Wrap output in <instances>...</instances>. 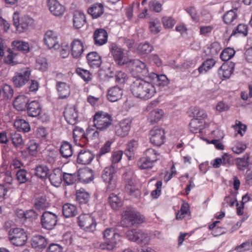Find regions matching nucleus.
Listing matches in <instances>:
<instances>
[{
	"label": "nucleus",
	"mask_w": 252,
	"mask_h": 252,
	"mask_svg": "<svg viewBox=\"0 0 252 252\" xmlns=\"http://www.w3.org/2000/svg\"><path fill=\"white\" fill-rule=\"evenodd\" d=\"M130 90L134 97L144 100L151 98L157 93L153 81L141 78H136L133 81Z\"/></svg>",
	"instance_id": "obj_1"
},
{
	"label": "nucleus",
	"mask_w": 252,
	"mask_h": 252,
	"mask_svg": "<svg viewBox=\"0 0 252 252\" xmlns=\"http://www.w3.org/2000/svg\"><path fill=\"white\" fill-rule=\"evenodd\" d=\"M145 218L138 211L127 209L122 213L121 225L125 227H131L135 224H141L144 222Z\"/></svg>",
	"instance_id": "obj_2"
},
{
	"label": "nucleus",
	"mask_w": 252,
	"mask_h": 252,
	"mask_svg": "<svg viewBox=\"0 0 252 252\" xmlns=\"http://www.w3.org/2000/svg\"><path fill=\"white\" fill-rule=\"evenodd\" d=\"M94 126L99 131H104L112 124L111 116L103 111H98L93 116Z\"/></svg>",
	"instance_id": "obj_3"
},
{
	"label": "nucleus",
	"mask_w": 252,
	"mask_h": 252,
	"mask_svg": "<svg viewBox=\"0 0 252 252\" xmlns=\"http://www.w3.org/2000/svg\"><path fill=\"white\" fill-rule=\"evenodd\" d=\"M117 167L114 165L106 167L102 174V178L107 184V191L114 190L117 188Z\"/></svg>",
	"instance_id": "obj_4"
},
{
	"label": "nucleus",
	"mask_w": 252,
	"mask_h": 252,
	"mask_svg": "<svg viewBox=\"0 0 252 252\" xmlns=\"http://www.w3.org/2000/svg\"><path fill=\"white\" fill-rule=\"evenodd\" d=\"M8 240L13 245L17 247L23 246L27 241V233L21 228H11L8 232Z\"/></svg>",
	"instance_id": "obj_5"
},
{
	"label": "nucleus",
	"mask_w": 252,
	"mask_h": 252,
	"mask_svg": "<svg viewBox=\"0 0 252 252\" xmlns=\"http://www.w3.org/2000/svg\"><path fill=\"white\" fill-rule=\"evenodd\" d=\"M126 237L131 241L139 245H148L150 244V237L144 231L139 229H132L126 232Z\"/></svg>",
	"instance_id": "obj_6"
},
{
	"label": "nucleus",
	"mask_w": 252,
	"mask_h": 252,
	"mask_svg": "<svg viewBox=\"0 0 252 252\" xmlns=\"http://www.w3.org/2000/svg\"><path fill=\"white\" fill-rule=\"evenodd\" d=\"M79 227L87 232H94L96 229V222L94 217L90 214H83L77 218Z\"/></svg>",
	"instance_id": "obj_7"
},
{
	"label": "nucleus",
	"mask_w": 252,
	"mask_h": 252,
	"mask_svg": "<svg viewBox=\"0 0 252 252\" xmlns=\"http://www.w3.org/2000/svg\"><path fill=\"white\" fill-rule=\"evenodd\" d=\"M129 67L131 75L134 78H141L148 74V69L146 64L138 59L131 60Z\"/></svg>",
	"instance_id": "obj_8"
},
{
	"label": "nucleus",
	"mask_w": 252,
	"mask_h": 252,
	"mask_svg": "<svg viewBox=\"0 0 252 252\" xmlns=\"http://www.w3.org/2000/svg\"><path fill=\"white\" fill-rule=\"evenodd\" d=\"M33 22L32 18L28 16L19 17V14L15 12L13 14V25L19 32L26 31Z\"/></svg>",
	"instance_id": "obj_9"
},
{
	"label": "nucleus",
	"mask_w": 252,
	"mask_h": 252,
	"mask_svg": "<svg viewBox=\"0 0 252 252\" xmlns=\"http://www.w3.org/2000/svg\"><path fill=\"white\" fill-rule=\"evenodd\" d=\"M103 235L106 244V249L113 250L116 247L117 241L119 239V234L116 231L114 228H108L104 231Z\"/></svg>",
	"instance_id": "obj_10"
},
{
	"label": "nucleus",
	"mask_w": 252,
	"mask_h": 252,
	"mask_svg": "<svg viewBox=\"0 0 252 252\" xmlns=\"http://www.w3.org/2000/svg\"><path fill=\"white\" fill-rule=\"evenodd\" d=\"M31 74V69L29 67L24 68L15 72L12 81L14 86L20 88L24 86L29 80Z\"/></svg>",
	"instance_id": "obj_11"
},
{
	"label": "nucleus",
	"mask_w": 252,
	"mask_h": 252,
	"mask_svg": "<svg viewBox=\"0 0 252 252\" xmlns=\"http://www.w3.org/2000/svg\"><path fill=\"white\" fill-rule=\"evenodd\" d=\"M57 221V216L49 211H45L40 218V223L42 227L47 230L53 229L56 225Z\"/></svg>",
	"instance_id": "obj_12"
},
{
	"label": "nucleus",
	"mask_w": 252,
	"mask_h": 252,
	"mask_svg": "<svg viewBox=\"0 0 252 252\" xmlns=\"http://www.w3.org/2000/svg\"><path fill=\"white\" fill-rule=\"evenodd\" d=\"M149 138L152 144L160 146L165 140L164 130L161 127L155 126L150 131Z\"/></svg>",
	"instance_id": "obj_13"
},
{
	"label": "nucleus",
	"mask_w": 252,
	"mask_h": 252,
	"mask_svg": "<svg viewBox=\"0 0 252 252\" xmlns=\"http://www.w3.org/2000/svg\"><path fill=\"white\" fill-rule=\"evenodd\" d=\"M124 179L126 182V191L131 195L138 194L139 191L136 185L135 176L133 175L126 174Z\"/></svg>",
	"instance_id": "obj_14"
},
{
	"label": "nucleus",
	"mask_w": 252,
	"mask_h": 252,
	"mask_svg": "<svg viewBox=\"0 0 252 252\" xmlns=\"http://www.w3.org/2000/svg\"><path fill=\"white\" fill-rule=\"evenodd\" d=\"M57 33L52 30H48L45 32L43 37L44 45L49 49L55 48L59 46Z\"/></svg>",
	"instance_id": "obj_15"
},
{
	"label": "nucleus",
	"mask_w": 252,
	"mask_h": 252,
	"mask_svg": "<svg viewBox=\"0 0 252 252\" xmlns=\"http://www.w3.org/2000/svg\"><path fill=\"white\" fill-rule=\"evenodd\" d=\"M131 122L128 119H124L115 126V133L120 137H125L128 135L131 128Z\"/></svg>",
	"instance_id": "obj_16"
},
{
	"label": "nucleus",
	"mask_w": 252,
	"mask_h": 252,
	"mask_svg": "<svg viewBox=\"0 0 252 252\" xmlns=\"http://www.w3.org/2000/svg\"><path fill=\"white\" fill-rule=\"evenodd\" d=\"M84 51V44L83 41L79 39H74L70 43V52L74 58H79Z\"/></svg>",
	"instance_id": "obj_17"
},
{
	"label": "nucleus",
	"mask_w": 252,
	"mask_h": 252,
	"mask_svg": "<svg viewBox=\"0 0 252 252\" xmlns=\"http://www.w3.org/2000/svg\"><path fill=\"white\" fill-rule=\"evenodd\" d=\"M64 117L67 123L70 125H75L78 121V110L74 106H67L64 111Z\"/></svg>",
	"instance_id": "obj_18"
},
{
	"label": "nucleus",
	"mask_w": 252,
	"mask_h": 252,
	"mask_svg": "<svg viewBox=\"0 0 252 252\" xmlns=\"http://www.w3.org/2000/svg\"><path fill=\"white\" fill-rule=\"evenodd\" d=\"M86 132L83 128L75 126L73 130V138L75 145L82 147L86 143Z\"/></svg>",
	"instance_id": "obj_19"
},
{
	"label": "nucleus",
	"mask_w": 252,
	"mask_h": 252,
	"mask_svg": "<svg viewBox=\"0 0 252 252\" xmlns=\"http://www.w3.org/2000/svg\"><path fill=\"white\" fill-rule=\"evenodd\" d=\"M47 4L50 12L55 16L62 15L65 11L64 7L58 0H48Z\"/></svg>",
	"instance_id": "obj_20"
},
{
	"label": "nucleus",
	"mask_w": 252,
	"mask_h": 252,
	"mask_svg": "<svg viewBox=\"0 0 252 252\" xmlns=\"http://www.w3.org/2000/svg\"><path fill=\"white\" fill-rule=\"evenodd\" d=\"M26 108L27 115L31 117H39L42 112V106L36 100H33L29 103Z\"/></svg>",
	"instance_id": "obj_21"
},
{
	"label": "nucleus",
	"mask_w": 252,
	"mask_h": 252,
	"mask_svg": "<svg viewBox=\"0 0 252 252\" xmlns=\"http://www.w3.org/2000/svg\"><path fill=\"white\" fill-rule=\"evenodd\" d=\"M94 155L89 150H82L78 154L77 161L81 164H89L93 161Z\"/></svg>",
	"instance_id": "obj_22"
},
{
	"label": "nucleus",
	"mask_w": 252,
	"mask_h": 252,
	"mask_svg": "<svg viewBox=\"0 0 252 252\" xmlns=\"http://www.w3.org/2000/svg\"><path fill=\"white\" fill-rule=\"evenodd\" d=\"M93 37L95 45L101 46L107 42L108 34L104 29H99L95 31Z\"/></svg>",
	"instance_id": "obj_23"
},
{
	"label": "nucleus",
	"mask_w": 252,
	"mask_h": 252,
	"mask_svg": "<svg viewBox=\"0 0 252 252\" xmlns=\"http://www.w3.org/2000/svg\"><path fill=\"white\" fill-rule=\"evenodd\" d=\"M88 64L92 68H97L102 63L101 56L96 52H91L87 55Z\"/></svg>",
	"instance_id": "obj_24"
},
{
	"label": "nucleus",
	"mask_w": 252,
	"mask_h": 252,
	"mask_svg": "<svg viewBox=\"0 0 252 252\" xmlns=\"http://www.w3.org/2000/svg\"><path fill=\"white\" fill-rule=\"evenodd\" d=\"M18 56V53L14 52L10 48H8L3 59V62L6 64L10 66L15 65L20 63Z\"/></svg>",
	"instance_id": "obj_25"
},
{
	"label": "nucleus",
	"mask_w": 252,
	"mask_h": 252,
	"mask_svg": "<svg viewBox=\"0 0 252 252\" xmlns=\"http://www.w3.org/2000/svg\"><path fill=\"white\" fill-rule=\"evenodd\" d=\"M63 171L59 168L54 169L49 176V179L52 185L59 187L62 183Z\"/></svg>",
	"instance_id": "obj_26"
},
{
	"label": "nucleus",
	"mask_w": 252,
	"mask_h": 252,
	"mask_svg": "<svg viewBox=\"0 0 252 252\" xmlns=\"http://www.w3.org/2000/svg\"><path fill=\"white\" fill-rule=\"evenodd\" d=\"M123 94V89L118 86H114L108 90L107 98L111 102H115L120 99Z\"/></svg>",
	"instance_id": "obj_27"
},
{
	"label": "nucleus",
	"mask_w": 252,
	"mask_h": 252,
	"mask_svg": "<svg viewBox=\"0 0 252 252\" xmlns=\"http://www.w3.org/2000/svg\"><path fill=\"white\" fill-rule=\"evenodd\" d=\"M29 98L24 94L17 96L13 102L14 107L18 111H22L26 109L28 104Z\"/></svg>",
	"instance_id": "obj_28"
},
{
	"label": "nucleus",
	"mask_w": 252,
	"mask_h": 252,
	"mask_svg": "<svg viewBox=\"0 0 252 252\" xmlns=\"http://www.w3.org/2000/svg\"><path fill=\"white\" fill-rule=\"evenodd\" d=\"M77 175L80 181L85 184H88L92 181L94 176L93 171L89 168L80 170Z\"/></svg>",
	"instance_id": "obj_29"
},
{
	"label": "nucleus",
	"mask_w": 252,
	"mask_h": 252,
	"mask_svg": "<svg viewBox=\"0 0 252 252\" xmlns=\"http://www.w3.org/2000/svg\"><path fill=\"white\" fill-rule=\"evenodd\" d=\"M110 49L115 60L119 63H121L126 57V53L124 52V50L115 43H113L111 44Z\"/></svg>",
	"instance_id": "obj_30"
},
{
	"label": "nucleus",
	"mask_w": 252,
	"mask_h": 252,
	"mask_svg": "<svg viewBox=\"0 0 252 252\" xmlns=\"http://www.w3.org/2000/svg\"><path fill=\"white\" fill-rule=\"evenodd\" d=\"M12 49L20 51L24 54L28 53L30 51L29 42L23 40L16 39L11 42Z\"/></svg>",
	"instance_id": "obj_31"
},
{
	"label": "nucleus",
	"mask_w": 252,
	"mask_h": 252,
	"mask_svg": "<svg viewBox=\"0 0 252 252\" xmlns=\"http://www.w3.org/2000/svg\"><path fill=\"white\" fill-rule=\"evenodd\" d=\"M47 245L46 238L39 235L33 236L31 240V245L32 248L39 250L44 249Z\"/></svg>",
	"instance_id": "obj_32"
},
{
	"label": "nucleus",
	"mask_w": 252,
	"mask_h": 252,
	"mask_svg": "<svg viewBox=\"0 0 252 252\" xmlns=\"http://www.w3.org/2000/svg\"><path fill=\"white\" fill-rule=\"evenodd\" d=\"M56 88L60 98H65L70 95V87L67 83L65 82L58 83L56 84Z\"/></svg>",
	"instance_id": "obj_33"
},
{
	"label": "nucleus",
	"mask_w": 252,
	"mask_h": 252,
	"mask_svg": "<svg viewBox=\"0 0 252 252\" xmlns=\"http://www.w3.org/2000/svg\"><path fill=\"white\" fill-rule=\"evenodd\" d=\"M88 13L93 19L100 17L104 13V7L101 3H95L88 9Z\"/></svg>",
	"instance_id": "obj_34"
},
{
	"label": "nucleus",
	"mask_w": 252,
	"mask_h": 252,
	"mask_svg": "<svg viewBox=\"0 0 252 252\" xmlns=\"http://www.w3.org/2000/svg\"><path fill=\"white\" fill-rule=\"evenodd\" d=\"M205 122L202 119L193 118L189 123V128L193 133L200 132L204 128Z\"/></svg>",
	"instance_id": "obj_35"
},
{
	"label": "nucleus",
	"mask_w": 252,
	"mask_h": 252,
	"mask_svg": "<svg viewBox=\"0 0 252 252\" xmlns=\"http://www.w3.org/2000/svg\"><path fill=\"white\" fill-rule=\"evenodd\" d=\"M138 146V142L135 139L129 141L126 144L125 154L129 160L134 158L135 152Z\"/></svg>",
	"instance_id": "obj_36"
},
{
	"label": "nucleus",
	"mask_w": 252,
	"mask_h": 252,
	"mask_svg": "<svg viewBox=\"0 0 252 252\" xmlns=\"http://www.w3.org/2000/svg\"><path fill=\"white\" fill-rule=\"evenodd\" d=\"M60 153L63 158H67L71 157L73 154L71 144L67 141H63L60 147Z\"/></svg>",
	"instance_id": "obj_37"
},
{
	"label": "nucleus",
	"mask_w": 252,
	"mask_h": 252,
	"mask_svg": "<svg viewBox=\"0 0 252 252\" xmlns=\"http://www.w3.org/2000/svg\"><path fill=\"white\" fill-rule=\"evenodd\" d=\"M164 113L161 109H155L151 111L148 115V119L152 124L158 122L164 116Z\"/></svg>",
	"instance_id": "obj_38"
},
{
	"label": "nucleus",
	"mask_w": 252,
	"mask_h": 252,
	"mask_svg": "<svg viewBox=\"0 0 252 252\" xmlns=\"http://www.w3.org/2000/svg\"><path fill=\"white\" fill-rule=\"evenodd\" d=\"M63 214L65 218L74 217L77 214L76 206L70 203L64 204L62 208Z\"/></svg>",
	"instance_id": "obj_39"
},
{
	"label": "nucleus",
	"mask_w": 252,
	"mask_h": 252,
	"mask_svg": "<svg viewBox=\"0 0 252 252\" xmlns=\"http://www.w3.org/2000/svg\"><path fill=\"white\" fill-rule=\"evenodd\" d=\"M73 25L76 29L82 28L86 23L85 14L80 11H75L73 16Z\"/></svg>",
	"instance_id": "obj_40"
},
{
	"label": "nucleus",
	"mask_w": 252,
	"mask_h": 252,
	"mask_svg": "<svg viewBox=\"0 0 252 252\" xmlns=\"http://www.w3.org/2000/svg\"><path fill=\"white\" fill-rule=\"evenodd\" d=\"M1 89V96L0 100L11 99L13 95V90L11 86L7 84H3Z\"/></svg>",
	"instance_id": "obj_41"
},
{
	"label": "nucleus",
	"mask_w": 252,
	"mask_h": 252,
	"mask_svg": "<svg viewBox=\"0 0 252 252\" xmlns=\"http://www.w3.org/2000/svg\"><path fill=\"white\" fill-rule=\"evenodd\" d=\"M234 66L228 65L227 63H223L219 69L218 74L220 77L228 78L233 71Z\"/></svg>",
	"instance_id": "obj_42"
},
{
	"label": "nucleus",
	"mask_w": 252,
	"mask_h": 252,
	"mask_svg": "<svg viewBox=\"0 0 252 252\" xmlns=\"http://www.w3.org/2000/svg\"><path fill=\"white\" fill-rule=\"evenodd\" d=\"M90 195L84 189L81 188L76 190V199L80 204L87 203L90 199Z\"/></svg>",
	"instance_id": "obj_43"
},
{
	"label": "nucleus",
	"mask_w": 252,
	"mask_h": 252,
	"mask_svg": "<svg viewBox=\"0 0 252 252\" xmlns=\"http://www.w3.org/2000/svg\"><path fill=\"white\" fill-rule=\"evenodd\" d=\"M49 169L45 165H38L34 168V174L42 180L46 179L49 175Z\"/></svg>",
	"instance_id": "obj_44"
},
{
	"label": "nucleus",
	"mask_w": 252,
	"mask_h": 252,
	"mask_svg": "<svg viewBox=\"0 0 252 252\" xmlns=\"http://www.w3.org/2000/svg\"><path fill=\"white\" fill-rule=\"evenodd\" d=\"M237 8L229 10L225 12L223 16L224 22L226 24H230L236 20L238 16Z\"/></svg>",
	"instance_id": "obj_45"
},
{
	"label": "nucleus",
	"mask_w": 252,
	"mask_h": 252,
	"mask_svg": "<svg viewBox=\"0 0 252 252\" xmlns=\"http://www.w3.org/2000/svg\"><path fill=\"white\" fill-rule=\"evenodd\" d=\"M14 126L19 131L27 132L31 130V126L29 122L23 119H19L15 121Z\"/></svg>",
	"instance_id": "obj_46"
},
{
	"label": "nucleus",
	"mask_w": 252,
	"mask_h": 252,
	"mask_svg": "<svg viewBox=\"0 0 252 252\" xmlns=\"http://www.w3.org/2000/svg\"><path fill=\"white\" fill-rule=\"evenodd\" d=\"M144 156L155 163L160 158V153L155 149L148 148L144 152Z\"/></svg>",
	"instance_id": "obj_47"
},
{
	"label": "nucleus",
	"mask_w": 252,
	"mask_h": 252,
	"mask_svg": "<svg viewBox=\"0 0 252 252\" xmlns=\"http://www.w3.org/2000/svg\"><path fill=\"white\" fill-rule=\"evenodd\" d=\"M110 206L114 210H118L120 207L122 206V199L114 193L110 194L108 198Z\"/></svg>",
	"instance_id": "obj_48"
},
{
	"label": "nucleus",
	"mask_w": 252,
	"mask_h": 252,
	"mask_svg": "<svg viewBox=\"0 0 252 252\" xmlns=\"http://www.w3.org/2000/svg\"><path fill=\"white\" fill-rule=\"evenodd\" d=\"M34 207L37 210L45 209L49 206V204L45 196H40L34 201Z\"/></svg>",
	"instance_id": "obj_49"
},
{
	"label": "nucleus",
	"mask_w": 252,
	"mask_h": 252,
	"mask_svg": "<svg viewBox=\"0 0 252 252\" xmlns=\"http://www.w3.org/2000/svg\"><path fill=\"white\" fill-rule=\"evenodd\" d=\"M149 77L153 79V82L156 79L157 85L159 86H164L168 84V79L165 75H158L155 73H151Z\"/></svg>",
	"instance_id": "obj_50"
},
{
	"label": "nucleus",
	"mask_w": 252,
	"mask_h": 252,
	"mask_svg": "<svg viewBox=\"0 0 252 252\" xmlns=\"http://www.w3.org/2000/svg\"><path fill=\"white\" fill-rule=\"evenodd\" d=\"M63 175L62 182L65 186L72 185L77 181V175L76 173L63 172Z\"/></svg>",
	"instance_id": "obj_51"
},
{
	"label": "nucleus",
	"mask_w": 252,
	"mask_h": 252,
	"mask_svg": "<svg viewBox=\"0 0 252 252\" xmlns=\"http://www.w3.org/2000/svg\"><path fill=\"white\" fill-rule=\"evenodd\" d=\"M137 164L141 169H151L155 164L150 159L146 158L145 156L140 158L137 161Z\"/></svg>",
	"instance_id": "obj_52"
},
{
	"label": "nucleus",
	"mask_w": 252,
	"mask_h": 252,
	"mask_svg": "<svg viewBox=\"0 0 252 252\" xmlns=\"http://www.w3.org/2000/svg\"><path fill=\"white\" fill-rule=\"evenodd\" d=\"M216 62L213 59H209L205 61L198 68L199 74L207 72L215 64Z\"/></svg>",
	"instance_id": "obj_53"
},
{
	"label": "nucleus",
	"mask_w": 252,
	"mask_h": 252,
	"mask_svg": "<svg viewBox=\"0 0 252 252\" xmlns=\"http://www.w3.org/2000/svg\"><path fill=\"white\" fill-rule=\"evenodd\" d=\"M75 72L86 83L89 82L92 79V75L87 70L78 67L76 69Z\"/></svg>",
	"instance_id": "obj_54"
},
{
	"label": "nucleus",
	"mask_w": 252,
	"mask_h": 252,
	"mask_svg": "<svg viewBox=\"0 0 252 252\" xmlns=\"http://www.w3.org/2000/svg\"><path fill=\"white\" fill-rule=\"evenodd\" d=\"M249 157L245 155L243 158L236 159V164L240 170H245L249 165Z\"/></svg>",
	"instance_id": "obj_55"
},
{
	"label": "nucleus",
	"mask_w": 252,
	"mask_h": 252,
	"mask_svg": "<svg viewBox=\"0 0 252 252\" xmlns=\"http://www.w3.org/2000/svg\"><path fill=\"white\" fill-rule=\"evenodd\" d=\"M150 32L154 34L158 33L161 30V25L158 19H155L149 22V26Z\"/></svg>",
	"instance_id": "obj_56"
},
{
	"label": "nucleus",
	"mask_w": 252,
	"mask_h": 252,
	"mask_svg": "<svg viewBox=\"0 0 252 252\" xmlns=\"http://www.w3.org/2000/svg\"><path fill=\"white\" fill-rule=\"evenodd\" d=\"M48 66L46 59L45 58L39 57L36 59L35 67L36 69L44 71Z\"/></svg>",
	"instance_id": "obj_57"
},
{
	"label": "nucleus",
	"mask_w": 252,
	"mask_h": 252,
	"mask_svg": "<svg viewBox=\"0 0 252 252\" xmlns=\"http://www.w3.org/2000/svg\"><path fill=\"white\" fill-rule=\"evenodd\" d=\"M138 52L141 54L150 53L153 49V46L148 42L141 43L137 48Z\"/></svg>",
	"instance_id": "obj_58"
},
{
	"label": "nucleus",
	"mask_w": 252,
	"mask_h": 252,
	"mask_svg": "<svg viewBox=\"0 0 252 252\" xmlns=\"http://www.w3.org/2000/svg\"><path fill=\"white\" fill-rule=\"evenodd\" d=\"M235 53V51L233 49L227 48L221 52L220 58L223 61H227L234 56Z\"/></svg>",
	"instance_id": "obj_59"
},
{
	"label": "nucleus",
	"mask_w": 252,
	"mask_h": 252,
	"mask_svg": "<svg viewBox=\"0 0 252 252\" xmlns=\"http://www.w3.org/2000/svg\"><path fill=\"white\" fill-rule=\"evenodd\" d=\"M112 141H107L105 144L101 147L99 152L96 155V158L98 159L102 156L109 153L111 150V146Z\"/></svg>",
	"instance_id": "obj_60"
},
{
	"label": "nucleus",
	"mask_w": 252,
	"mask_h": 252,
	"mask_svg": "<svg viewBox=\"0 0 252 252\" xmlns=\"http://www.w3.org/2000/svg\"><path fill=\"white\" fill-rule=\"evenodd\" d=\"M38 148V144L34 140H30L28 143L29 153L32 156L36 155Z\"/></svg>",
	"instance_id": "obj_61"
},
{
	"label": "nucleus",
	"mask_w": 252,
	"mask_h": 252,
	"mask_svg": "<svg viewBox=\"0 0 252 252\" xmlns=\"http://www.w3.org/2000/svg\"><path fill=\"white\" fill-rule=\"evenodd\" d=\"M10 139L15 147H19L23 143V138L21 134L13 131L10 133Z\"/></svg>",
	"instance_id": "obj_62"
},
{
	"label": "nucleus",
	"mask_w": 252,
	"mask_h": 252,
	"mask_svg": "<svg viewBox=\"0 0 252 252\" xmlns=\"http://www.w3.org/2000/svg\"><path fill=\"white\" fill-rule=\"evenodd\" d=\"M247 146L242 142H235L232 147V151L237 154H240L246 149Z\"/></svg>",
	"instance_id": "obj_63"
},
{
	"label": "nucleus",
	"mask_w": 252,
	"mask_h": 252,
	"mask_svg": "<svg viewBox=\"0 0 252 252\" xmlns=\"http://www.w3.org/2000/svg\"><path fill=\"white\" fill-rule=\"evenodd\" d=\"M252 249V240H249L240 245L236 247L235 250L237 252H244Z\"/></svg>",
	"instance_id": "obj_64"
}]
</instances>
